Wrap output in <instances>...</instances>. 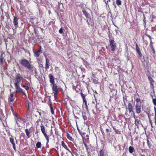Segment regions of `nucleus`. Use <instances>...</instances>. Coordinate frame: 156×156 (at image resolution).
Instances as JSON below:
<instances>
[{
    "label": "nucleus",
    "instance_id": "nucleus-1",
    "mask_svg": "<svg viewBox=\"0 0 156 156\" xmlns=\"http://www.w3.org/2000/svg\"><path fill=\"white\" fill-rule=\"evenodd\" d=\"M20 64L23 66L26 67L28 69L33 71L34 70L33 68L32 67L28 61L27 60L23 59L20 61Z\"/></svg>",
    "mask_w": 156,
    "mask_h": 156
},
{
    "label": "nucleus",
    "instance_id": "nucleus-2",
    "mask_svg": "<svg viewBox=\"0 0 156 156\" xmlns=\"http://www.w3.org/2000/svg\"><path fill=\"white\" fill-rule=\"evenodd\" d=\"M23 79V76L20 73L16 74L15 77L16 82L14 83V85H20V82Z\"/></svg>",
    "mask_w": 156,
    "mask_h": 156
},
{
    "label": "nucleus",
    "instance_id": "nucleus-3",
    "mask_svg": "<svg viewBox=\"0 0 156 156\" xmlns=\"http://www.w3.org/2000/svg\"><path fill=\"white\" fill-rule=\"evenodd\" d=\"M15 86L16 90L14 91V94L17 93H22L23 92V90L20 87V85H15Z\"/></svg>",
    "mask_w": 156,
    "mask_h": 156
},
{
    "label": "nucleus",
    "instance_id": "nucleus-4",
    "mask_svg": "<svg viewBox=\"0 0 156 156\" xmlns=\"http://www.w3.org/2000/svg\"><path fill=\"white\" fill-rule=\"evenodd\" d=\"M11 136V137H9V141L12 144L13 146V149L15 151H16V147H15V140L12 136Z\"/></svg>",
    "mask_w": 156,
    "mask_h": 156
},
{
    "label": "nucleus",
    "instance_id": "nucleus-5",
    "mask_svg": "<svg viewBox=\"0 0 156 156\" xmlns=\"http://www.w3.org/2000/svg\"><path fill=\"white\" fill-rule=\"evenodd\" d=\"M49 78L50 82L51 84V86H52V85L53 84H55L53 76L50 74L49 75Z\"/></svg>",
    "mask_w": 156,
    "mask_h": 156
},
{
    "label": "nucleus",
    "instance_id": "nucleus-6",
    "mask_svg": "<svg viewBox=\"0 0 156 156\" xmlns=\"http://www.w3.org/2000/svg\"><path fill=\"white\" fill-rule=\"evenodd\" d=\"M52 86L53 92H56L58 91L59 89L60 88L57 87V86L55 83L52 85V86Z\"/></svg>",
    "mask_w": 156,
    "mask_h": 156
},
{
    "label": "nucleus",
    "instance_id": "nucleus-7",
    "mask_svg": "<svg viewBox=\"0 0 156 156\" xmlns=\"http://www.w3.org/2000/svg\"><path fill=\"white\" fill-rule=\"evenodd\" d=\"M141 107L140 105L136 104V113L139 114L141 112Z\"/></svg>",
    "mask_w": 156,
    "mask_h": 156
},
{
    "label": "nucleus",
    "instance_id": "nucleus-8",
    "mask_svg": "<svg viewBox=\"0 0 156 156\" xmlns=\"http://www.w3.org/2000/svg\"><path fill=\"white\" fill-rule=\"evenodd\" d=\"M128 109L130 113L134 112L133 111V106L131 103H129L128 104Z\"/></svg>",
    "mask_w": 156,
    "mask_h": 156
},
{
    "label": "nucleus",
    "instance_id": "nucleus-9",
    "mask_svg": "<svg viewBox=\"0 0 156 156\" xmlns=\"http://www.w3.org/2000/svg\"><path fill=\"white\" fill-rule=\"evenodd\" d=\"M46 63H45V68L46 70L48 69L49 68V64H50V62L49 59L48 58L46 57Z\"/></svg>",
    "mask_w": 156,
    "mask_h": 156
},
{
    "label": "nucleus",
    "instance_id": "nucleus-10",
    "mask_svg": "<svg viewBox=\"0 0 156 156\" xmlns=\"http://www.w3.org/2000/svg\"><path fill=\"white\" fill-rule=\"evenodd\" d=\"M13 23L15 28H17L18 27V19L16 17H14Z\"/></svg>",
    "mask_w": 156,
    "mask_h": 156
},
{
    "label": "nucleus",
    "instance_id": "nucleus-11",
    "mask_svg": "<svg viewBox=\"0 0 156 156\" xmlns=\"http://www.w3.org/2000/svg\"><path fill=\"white\" fill-rule=\"evenodd\" d=\"M62 145L63 147L65 148L70 153L72 154V152L70 151L69 149L68 148L67 145L66 144L64 143L63 141H62Z\"/></svg>",
    "mask_w": 156,
    "mask_h": 156
},
{
    "label": "nucleus",
    "instance_id": "nucleus-12",
    "mask_svg": "<svg viewBox=\"0 0 156 156\" xmlns=\"http://www.w3.org/2000/svg\"><path fill=\"white\" fill-rule=\"evenodd\" d=\"M148 79L150 82L151 85L153 86V83L154 82V80L151 77V76L150 75L148 76Z\"/></svg>",
    "mask_w": 156,
    "mask_h": 156
},
{
    "label": "nucleus",
    "instance_id": "nucleus-13",
    "mask_svg": "<svg viewBox=\"0 0 156 156\" xmlns=\"http://www.w3.org/2000/svg\"><path fill=\"white\" fill-rule=\"evenodd\" d=\"M18 122H19L20 123H23V119H20L19 118H17V121L16 122V124H17V125L18 126H20V125L19 124V123Z\"/></svg>",
    "mask_w": 156,
    "mask_h": 156
},
{
    "label": "nucleus",
    "instance_id": "nucleus-14",
    "mask_svg": "<svg viewBox=\"0 0 156 156\" xmlns=\"http://www.w3.org/2000/svg\"><path fill=\"white\" fill-rule=\"evenodd\" d=\"M15 98H14V95L13 94H11L9 98V100L10 102L13 101L14 100Z\"/></svg>",
    "mask_w": 156,
    "mask_h": 156
},
{
    "label": "nucleus",
    "instance_id": "nucleus-15",
    "mask_svg": "<svg viewBox=\"0 0 156 156\" xmlns=\"http://www.w3.org/2000/svg\"><path fill=\"white\" fill-rule=\"evenodd\" d=\"M83 14L87 18H89V16L90 15L89 13H88L86 11L84 10H83Z\"/></svg>",
    "mask_w": 156,
    "mask_h": 156
},
{
    "label": "nucleus",
    "instance_id": "nucleus-16",
    "mask_svg": "<svg viewBox=\"0 0 156 156\" xmlns=\"http://www.w3.org/2000/svg\"><path fill=\"white\" fill-rule=\"evenodd\" d=\"M136 51L138 53H141V51L140 49V48L138 46V45L136 43Z\"/></svg>",
    "mask_w": 156,
    "mask_h": 156
},
{
    "label": "nucleus",
    "instance_id": "nucleus-17",
    "mask_svg": "<svg viewBox=\"0 0 156 156\" xmlns=\"http://www.w3.org/2000/svg\"><path fill=\"white\" fill-rule=\"evenodd\" d=\"M134 118L135 119V125L137 126H138L139 124L140 123V120L138 119H136L135 117H134Z\"/></svg>",
    "mask_w": 156,
    "mask_h": 156
},
{
    "label": "nucleus",
    "instance_id": "nucleus-18",
    "mask_svg": "<svg viewBox=\"0 0 156 156\" xmlns=\"http://www.w3.org/2000/svg\"><path fill=\"white\" fill-rule=\"evenodd\" d=\"M129 150L130 153H132L134 151V149L133 147L130 146L129 148Z\"/></svg>",
    "mask_w": 156,
    "mask_h": 156
},
{
    "label": "nucleus",
    "instance_id": "nucleus-19",
    "mask_svg": "<svg viewBox=\"0 0 156 156\" xmlns=\"http://www.w3.org/2000/svg\"><path fill=\"white\" fill-rule=\"evenodd\" d=\"M41 131L42 133H44L45 132V128L44 126L42 125L41 124Z\"/></svg>",
    "mask_w": 156,
    "mask_h": 156
},
{
    "label": "nucleus",
    "instance_id": "nucleus-20",
    "mask_svg": "<svg viewBox=\"0 0 156 156\" xmlns=\"http://www.w3.org/2000/svg\"><path fill=\"white\" fill-rule=\"evenodd\" d=\"M109 41L110 46L112 45H114L116 44V43H115V41L113 40H110Z\"/></svg>",
    "mask_w": 156,
    "mask_h": 156
},
{
    "label": "nucleus",
    "instance_id": "nucleus-21",
    "mask_svg": "<svg viewBox=\"0 0 156 156\" xmlns=\"http://www.w3.org/2000/svg\"><path fill=\"white\" fill-rule=\"evenodd\" d=\"M50 108L51 111V114L52 115L54 114V110L53 109V107L52 106V104L51 103L50 104Z\"/></svg>",
    "mask_w": 156,
    "mask_h": 156
},
{
    "label": "nucleus",
    "instance_id": "nucleus-22",
    "mask_svg": "<svg viewBox=\"0 0 156 156\" xmlns=\"http://www.w3.org/2000/svg\"><path fill=\"white\" fill-rule=\"evenodd\" d=\"M104 153V150L103 149H101L100 153V156H105Z\"/></svg>",
    "mask_w": 156,
    "mask_h": 156
},
{
    "label": "nucleus",
    "instance_id": "nucleus-23",
    "mask_svg": "<svg viewBox=\"0 0 156 156\" xmlns=\"http://www.w3.org/2000/svg\"><path fill=\"white\" fill-rule=\"evenodd\" d=\"M116 44L112 45L110 46L111 49L112 51H114L115 50L116 48Z\"/></svg>",
    "mask_w": 156,
    "mask_h": 156
},
{
    "label": "nucleus",
    "instance_id": "nucleus-24",
    "mask_svg": "<svg viewBox=\"0 0 156 156\" xmlns=\"http://www.w3.org/2000/svg\"><path fill=\"white\" fill-rule=\"evenodd\" d=\"M25 132L26 133V134L27 136H28V138H29L30 137V136L29 135L30 134V132H29L28 129H26L25 130Z\"/></svg>",
    "mask_w": 156,
    "mask_h": 156
},
{
    "label": "nucleus",
    "instance_id": "nucleus-25",
    "mask_svg": "<svg viewBox=\"0 0 156 156\" xmlns=\"http://www.w3.org/2000/svg\"><path fill=\"white\" fill-rule=\"evenodd\" d=\"M41 146V143L40 142H38L36 144V146L37 148H39Z\"/></svg>",
    "mask_w": 156,
    "mask_h": 156
},
{
    "label": "nucleus",
    "instance_id": "nucleus-26",
    "mask_svg": "<svg viewBox=\"0 0 156 156\" xmlns=\"http://www.w3.org/2000/svg\"><path fill=\"white\" fill-rule=\"evenodd\" d=\"M34 55L35 56L38 57L40 55L39 52H37V51H36L35 52L34 51Z\"/></svg>",
    "mask_w": 156,
    "mask_h": 156
},
{
    "label": "nucleus",
    "instance_id": "nucleus-27",
    "mask_svg": "<svg viewBox=\"0 0 156 156\" xmlns=\"http://www.w3.org/2000/svg\"><path fill=\"white\" fill-rule=\"evenodd\" d=\"M121 1L120 0H116V4L118 5H119L121 4Z\"/></svg>",
    "mask_w": 156,
    "mask_h": 156
},
{
    "label": "nucleus",
    "instance_id": "nucleus-28",
    "mask_svg": "<svg viewBox=\"0 0 156 156\" xmlns=\"http://www.w3.org/2000/svg\"><path fill=\"white\" fill-rule=\"evenodd\" d=\"M123 100L124 104L126 105V103L127 102V100L126 96L125 97H123Z\"/></svg>",
    "mask_w": 156,
    "mask_h": 156
},
{
    "label": "nucleus",
    "instance_id": "nucleus-29",
    "mask_svg": "<svg viewBox=\"0 0 156 156\" xmlns=\"http://www.w3.org/2000/svg\"><path fill=\"white\" fill-rule=\"evenodd\" d=\"M66 136L68 139L69 140H71L72 139V137H71L70 135V134L69 133H67L66 134Z\"/></svg>",
    "mask_w": 156,
    "mask_h": 156
},
{
    "label": "nucleus",
    "instance_id": "nucleus-30",
    "mask_svg": "<svg viewBox=\"0 0 156 156\" xmlns=\"http://www.w3.org/2000/svg\"><path fill=\"white\" fill-rule=\"evenodd\" d=\"M31 103V102L29 100L27 101V107L28 109H30V104Z\"/></svg>",
    "mask_w": 156,
    "mask_h": 156
},
{
    "label": "nucleus",
    "instance_id": "nucleus-31",
    "mask_svg": "<svg viewBox=\"0 0 156 156\" xmlns=\"http://www.w3.org/2000/svg\"><path fill=\"white\" fill-rule=\"evenodd\" d=\"M92 80L93 81V82L95 84H97L98 83V81L95 79H92Z\"/></svg>",
    "mask_w": 156,
    "mask_h": 156
},
{
    "label": "nucleus",
    "instance_id": "nucleus-32",
    "mask_svg": "<svg viewBox=\"0 0 156 156\" xmlns=\"http://www.w3.org/2000/svg\"><path fill=\"white\" fill-rule=\"evenodd\" d=\"M0 62L1 63L3 62V58L2 56V54L0 56Z\"/></svg>",
    "mask_w": 156,
    "mask_h": 156
},
{
    "label": "nucleus",
    "instance_id": "nucleus-33",
    "mask_svg": "<svg viewBox=\"0 0 156 156\" xmlns=\"http://www.w3.org/2000/svg\"><path fill=\"white\" fill-rule=\"evenodd\" d=\"M147 144L148 147H149V148L150 149L151 147V144L150 143H149V141L148 139L147 140Z\"/></svg>",
    "mask_w": 156,
    "mask_h": 156
},
{
    "label": "nucleus",
    "instance_id": "nucleus-34",
    "mask_svg": "<svg viewBox=\"0 0 156 156\" xmlns=\"http://www.w3.org/2000/svg\"><path fill=\"white\" fill-rule=\"evenodd\" d=\"M59 33L60 34H62L63 33V30L62 28H61L59 30Z\"/></svg>",
    "mask_w": 156,
    "mask_h": 156
},
{
    "label": "nucleus",
    "instance_id": "nucleus-35",
    "mask_svg": "<svg viewBox=\"0 0 156 156\" xmlns=\"http://www.w3.org/2000/svg\"><path fill=\"white\" fill-rule=\"evenodd\" d=\"M153 103L154 105L156 106V99L153 98Z\"/></svg>",
    "mask_w": 156,
    "mask_h": 156
},
{
    "label": "nucleus",
    "instance_id": "nucleus-36",
    "mask_svg": "<svg viewBox=\"0 0 156 156\" xmlns=\"http://www.w3.org/2000/svg\"><path fill=\"white\" fill-rule=\"evenodd\" d=\"M23 87L26 90H28L29 89V87L27 86L23 85Z\"/></svg>",
    "mask_w": 156,
    "mask_h": 156
},
{
    "label": "nucleus",
    "instance_id": "nucleus-37",
    "mask_svg": "<svg viewBox=\"0 0 156 156\" xmlns=\"http://www.w3.org/2000/svg\"><path fill=\"white\" fill-rule=\"evenodd\" d=\"M83 100V102L84 103L85 105H87V101L86 100L85 98H84Z\"/></svg>",
    "mask_w": 156,
    "mask_h": 156
},
{
    "label": "nucleus",
    "instance_id": "nucleus-38",
    "mask_svg": "<svg viewBox=\"0 0 156 156\" xmlns=\"http://www.w3.org/2000/svg\"><path fill=\"white\" fill-rule=\"evenodd\" d=\"M53 92L54 94V97L55 98L57 96L58 92Z\"/></svg>",
    "mask_w": 156,
    "mask_h": 156
},
{
    "label": "nucleus",
    "instance_id": "nucleus-39",
    "mask_svg": "<svg viewBox=\"0 0 156 156\" xmlns=\"http://www.w3.org/2000/svg\"><path fill=\"white\" fill-rule=\"evenodd\" d=\"M43 133L44 135V136L45 137L46 139L47 138H48L49 137L48 136H47V135L46 134V133H45V132L44 133Z\"/></svg>",
    "mask_w": 156,
    "mask_h": 156
},
{
    "label": "nucleus",
    "instance_id": "nucleus-40",
    "mask_svg": "<svg viewBox=\"0 0 156 156\" xmlns=\"http://www.w3.org/2000/svg\"><path fill=\"white\" fill-rule=\"evenodd\" d=\"M136 101L137 103H139L140 101V98H137L136 99Z\"/></svg>",
    "mask_w": 156,
    "mask_h": 156
},
{
    "label": "nucleus",
    "instance_id": "nucleus-41",
    "mask_svg": "<svg viewBox=\"0 0 156 156\" xmlns=\"http://www.w3.org/2000/svg\"><path fill=\"white\" fill-rule=\"evenodd\" d=\"M138 55H139V58H140V59H141V58L142 56V54L141 52L140 53V54L139 53H138Z\"/></svg>",
    "mask_w": 156,
    "mask_h": 156
},
{
    "label": "nucleus",
    "instance_id": "nucleus-42",
    "mask_svg": "<svg viewBox=\"0 0 156 156\" xmlns=\"http://www.w3.org/2000/svg\"><path fill=\"white\" fill-rule=\"evenodd\" d=\"M81 96H82V97L83 98H83H85L84 94H83L82 93L81 94Z\"/></svg>",
    "mask_w": 156,
    "mask_h": 156
},
{
    "label": "nucleus",
    "instance_id": "nucleus-43",
    "mask_svg": "<svg viewBox=\"0 0 156 156\" xmlns=\"http://www.w3.org/2000/svg\"><path fill=\"white\" fill-rule=\"evenodd\" d=\"M22 93L24 95V96L25 98L27 97V95H26V94H25V93L23 91V92Z\"/></svg>",
    "mask_w": 156,
    "mask_h": 156
},
{
    "label": "nucleus",
    "instance_id": "nucleus-44",
    "mask_svg": "<svg viewBox=\"0 0 156 156\" xmlns=\"http://www.w3.org/2000/svg\"><path fill=\"white\" fill-rule=\"evenodd\" d=\"M41 46H40V48H39V49L38 50H37V52H39V53H40V51H41Z\"/></svg>",
    "mask_w": 156,
    "mask_h": 156
},
{
    "label": "nucleus",
    "instance_id": "nucleus-45",
    "mask_svg": "<svg viewBox=\"0 0 156 156\" xmlns=\"http://www.w3.org/2000/svg\"><path fill=\"white\" fill-rule=\"evenodd\" d=\"M46 140H47V144H48V142H49V138H46Z\"/></svg>",
    "mask_w": 156,
    "mask_h": 156
},
{
    "label": "nucleus",
    "instance_id": "nucleus-46",
    "mask_svg": "<svg viewBox=\"0 0 156 156\" xmlns=\"http://www.w3.org/2000/svg\"><path fill=\"white\" fill-rule=\"evenodd\" d=\"M108 3H107V2H105V3L106 4V7H109V5H108Z\"/></svg>",
    "mask_w": 156,
    "mask_h": 156
},
{
    "label": "nucleus",
    "instance_id": "nucleus-47",
    "mask_svg": "<svg viewBox=\"0 0 156 156\" xmlns=\"http://www.w3.org/2000/svg\"><path fill=\"white\" fill-rule=\"evenodd\" d=\"M146 35L149 38L150 40H151V37L149 35Z\"/></svg>",
    "mask_w": 156,
    "mask_h": 156
},
{
    "label": "nucleus",
    "instance_id": "nucleus-48",
    "mask_svg": "<svg viewBox=\"0 0 156 156\" xmlns=\"http://www.w3.org/2000/svg\"><path fill=\"white\" fill-rule=\"evenodd\" d=\"M109 132V129H106V132L107 133H108Z\"/></svg>",
    "mask_w": 156,
    "mask_h": 156
},
{
    "label": "nucleus",
    "instance_id": "nucleus-49",
    "mask_svg": "<svg viewBox=\"0 0 156 156\" xmlns=\"http://www.w3.org/2000/svg\"><path fill=\"white\" fill-rule=\"evenodd\" d=\"M85 105V108L87 110H88V106L87 105Z\"/></svg>",
    "mask_w": 156,
    "mask_h": 156
},
{
    "label": "nucleus",
    "instance_id": "nucleus-50",
    "mask_svg": "<svg viewBox=\"0 0 156 156\" xmlns=\"http://www.w3.org/2000/svg\"><path fill=\"white\" fill-rule=\"evenodd\" d=\"M83 119H84V120H86V119H87V118H86V116H84L83 115Z\"/></svg>",
    "mask_w": 156,
    "mask_h": 156
},
{
    "label": "nucleus",
    "instance_id": "nucleus-51",
    "mask_svg": "<svg viewBox=\"0 0 156 156\" xmlns=\"http://www.w3.org/2000/svg\"><path fill=\"white\" fill-rule=\"evenodd\" d=\"M152 51H153V53H154V54H155V51L154 49V48H152V49H151Z\"/></svg>",
    "mask_w": 156,
    "mask_h": 156
},
{
    "label": "nucleus",
    "instance_id": "nucleus-52",
    "mask_svg": "<svg viewBox=\"0 0 156 156\" xmlns=\"http://www.w3.org/2000/svg\"><path fill=\"white\" fill-rule=\"evenodd\" d=\"M118 30V28L117 27V29H115V31L117 33H118L117 31Z\"/></svg>",
    "mask_w": 156,
    "mask_h": 156
},
{
    "label": "nucleus",
    "instance_id": "nucleus-53",
    "mask_svg": "<svg viewBox=\"0 0 156 156\" xmlns=\"http://www.w3.org/2000/svg\"><path fill=\"white\" fill-rule=\"evenodd\" d=\"M150 47L151 49L154 48L153 47L152 44H150Z\"/></svg>",
    "mask_w": 156,
    "mask_h": 156
},
{
    "label": "nucleus",
    "instance_id": "nucleus-54",
    "mask_svg": "<svg viewBox=\"0 0 156 156\" xmlns=\"http://www.w3.org/2000/svg\"><path fill=\"white\" fill-rule=\"evenodd\" d=\"M154 110L155 111V114H156V107H154Z\"/></svg>",
    "mask_w": 156,
    "mask_h": 156
},
{
    "label": "nucleus",
    "instance_id": "nucleus-55",
    "mask_svg": "<svg viewBox=\"0 0 156 156\" xmlns=\"http://www.w3.org/2000/svg\"><path fill=\"white\" fill-rule=\"evenodd\" d=\"M27 121L26 120L23 119V123H25Z\"/></svg>",
    "mask_w": 156,
    "mask_h": 156
},
{
    "label": "nucleus",
    "instance_id": "nucleus-56",
    "mask_svg": "<svg viewBox=\"0 0 156 156\" xmlns=\"http://www.w3.org/2000/svg\"><path fill=\"white\" fill-rule=\"evenodd\" d=\"M86 22H87V23L88 25H89L90 24H89V23L88 22V20H86Z\"/></svg>",
    "mask_w": 156,
    "mask_h": 156
},
{
    "label": "nucleus",
    "instance_id": "nucleus-57",
    "mask_svg": "<svg viewBox=\"0 0 156 156\" xmlns=\"http://www.w3.org/2000/svg\"><path fill=\"white\" fill-rule=\"evenodd\" d=\"M150 44H152V41H151V40H150Z\"/></svg>",
    "mask_w": 156,
    "mask_h": 156
},
{
    "label": "nucleus",
    "instance_id": "nucleus-58",
    "mask_svg": "<svg viewBox=\"0 0 156 156\" xmlns=\"http://www.w3.org/2000/svg\"><path fill=\"white\" fill-rule=\"evenodd\" d=\"M39 115L40 116H41V113L40 112H38Z\"/></svg>",
    "mask_w": 156,
    "mask_h": 156
},
{
    "label": "nucleus",
    "instance_id": "nucleus-59",
    "mask_svg": "<svg viewBox=\"0 0 156 156\" xmlns=\"http://www.w3.org/2000/svg\"><path fill=\"white\" fill-rule=\"evenodd\" d=\"M84 145L85 146L87 147V145L85 143H84Z\"/></svg>",
    "mask_w": 156,
    "mask_h": 156
},
{
    "label": "nucleus",
    "instance_id": "nucleus-60",
    "mask_svg": "<svg viewBox=\"0 0 156 156\" xmlns=\"http://www.w3.org/2000/svg\"><path fill=\"white\" fill-rule=\"evenodd\" d=\"M110 1H111L110 0H108L106 1V2H107V3H108V2H110Z\"/></svg>",
    "mask_w": 156,
    "mask_h": 156
},
{
    "label": "nucleus",
    "instance_id": "nucleus-61",
    "mask_svg": "<svg viewBox=\"0 0 156 156\" xmlns=\"http://www.w3.org/2000/svg\"><path fill=\"white\" fill-rule=\"evenodd\" d=\"M113 129H114V130H116L115 128H114L113 127Z\"/></svg>",
    "mask_w": 156,
    "mask_h": 156
},
{
    "label": "nucleus",
    "instance_id": "nucleus-62",
    "mask_svg": "<svg viewBox=\"0 0 156 156\" xmlns=\"http://www.w3.org/2000/svg\"><path fill=\"white\" fill-rule=\"evenodd\" d=\"M104 0V1L105 2V3L106 2V1L105 0Z\"/></svg>",
    "mask_w": 156,
    "mask_h": 156
},
{
    "label": "nucleus",
    "instance_id": "nucleus-63",
    "mask_svg": "<svg viewBox=\"0 0 156 156\" xmlns=\"http://www.w3.org/2000/svg\"><path fill=\"white\" fill-rule=\"evenodd\" d=\"M150 122L151 123V126H152V123L150 121Z\"/></svg>",
    "mask_w": 156,
    "mask_h": 156
},
{
    "label": "nucleus",
    "instance_id": "nucleus-64",
    "mask_svg": "<svg viewBox=\"0 0 156 156\" xmlns=\"http://www.w3.org/2000/svg\"><path fill=\"white\" fill-rule=\"evenodd\" d=\"M77 129H78V130L79 131V132H80L79 129L78 128V127H77Z\"/></svg>",
    "mask_w": 156,
    "mask_h": 156
}]
</instances>
